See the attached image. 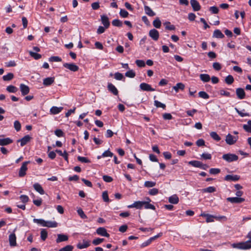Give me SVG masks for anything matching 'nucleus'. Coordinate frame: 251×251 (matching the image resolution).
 Segmentation results:
<instances>
[{
  "label": "nucleus",
  "mask_w": 251,
  "mask_h": 251,
  "mask_svg": "<svg viewBox=\"0 0 251 251\" xmlns=\"http://www.w3.org/2000/svg\"><path fill=\"white\" fill-rule=\"evenodd\" d=\"M33 222L48 227H56L57 226V223L55 221H46L42 219H34Z\"/></svg>",
  "instance_id": "f257e3e1"
},
{
  "label": "nucleus",
  "mask_w": 251,
  "mask_h": 251,
  "mask_svg": "<svg viewBox=\"0 0 251 251\" xmlns=\"http://www.w3.org/2000/svg\"><path fill=\"white\" fill-rule=\"evenodd\" d=\"M222 158L227 162H231L237 161L238 159V156L235 154L228 153L224 154Z\"/></svg>",
  "instance_id": "f03ea898"
},
{
  "label": "nucleus",
  "mask_w": 251,
  "mask_h": 251,
  "mask_svg": "<svg viewBox=\"0 0 251 251\" xmlns=\"http://www.w3.org/2000/svg\"><path fill=\"white\" fill-rule=\"evenodd\" d=\"M29 163V161H25L23 163L19 172V176L20 177H23L26 175V172L27 170V165Z\"/></svg>",
  "instance_id": "7ed1b4c3"
},
{
  "label": "nucleus",
  "mask_w": 251,
  "mask_h": 251,
  "mask_svg": "<svg viewBox=\"0 0 251 251\" xmlns=\"http://www.w3.org/2000/svg\"><path fill=\"white\" fill-rule=\"evenodd\" d=\"M236 247L240 249L247 250L251 248V240L241 242L237 244Z\"/></svg>",
  "instance_id": "20e7f679"
},
{
  "label": "nucleus",
  "mask_w": 251,
  "mask_h": 251,
  "mask_svg": "<svg viewBox=\"0 0 251 251\" xmlns=\"http://www.w3.org/2000/svg\"><path fill=\"white\" fill-rule=\"evenodd\" d=\"M238 140V137H235L231 135L230 134H228L226 137L225 141L228 145H231L235 144Z\"/></svg>",
  "instance_id": "39448f33"
},
{
  "label": "nucleus",
  "mask_w": 251,
  "mask_h": 251,
  "mask_svg": "<svg viewBox=\"0 0 251 251\" xmlns=\"http://www.w3.org/2000/svg\"><path fill=\"white\" fill-rule=\"evenodd\" d=\"M149 35L154 41H157L159 38V34L156 29L153 28L150 30Z\"/></svg>",
  "instance_id": "423d86ee"
},
{
  "label": "nucleus",
  "mask_w": 251,
  "mask_h": 251,
  "mask_svg": "<svg viewBox=\"0 0 251 251\" xmlns=\"http://www.w3.org/2000/svg\"><path fill=\"white\" fill-rule=\"evenodd\" d=\"M144 204L143 201H136L132 204L128 205L127 207L129 208H136V209H141L144 206Z\"/></svg>",
  "instance_id": "0eeeda50"
},
{
  "label": "nucleus",
  "mask_w": 251,
  "mask_h": 251,
  "mask_svg": "<svg viewBox=\"0 0 251 251\" xmlns=\"http://www.w3.org/2000/svg\"><path fill=\"white\" fill-rule=\"evenodd\" d=\"M63 66L71 71L76 72L78 70V67L74 63H64Z\"/></svg>",
  "instance_id": "6e6552de"
},
{
  "label": "nucleus",
  "mask_w": 251,
  "mask_h": 251,
  "mask_svg": "<svg viewBox=\"0 0 251 251\" xmlns=\"http://www.w3.org/2000/svg\"><path fill=\"white\" fill-rule=\"evenodd\" d=\"M226 200L232 203H240L245 201L244 198L238 197H229L226 199Z\"/></svg>",
  "instance_id": "1a4fd4ad"
},
{
  "label": "nucleus",
  "mask_w": 251,
  "mask_h": 251,
  "mask_svg": "<svg viewBox=\"0 0 251 251\" xmlns=\"http://www.w3.org/2000/svg\"><path fill=\"white\" fill-rule=\"evenodd\" d=\"M96 232L98 235L109 237L110 236V235L109 233H107L106 229L103 227H100L97 228L96 230Z\"/></svg>",
  "instance_id": "9d476101"
},
{
  "label": "nucleus",
  "mask_w": 251,
  "mask_h": 251,
  "mask_svg": "<svg viewBox=\"0 0 251 251\" xmlns=\"http://www.w3.org/2000/svg\"><path fill=\"white\" fill-rule=\"evenodd\" d=\"M236 94L237 98L240 100L244 99L246 96L244 90L241 88H238L236 89Z\"/></svg>",
  "instance_id": "9b49d317"
},
{
  "label": "nucleus",
  "mask_w": 251,
  "mask_h": 251,
  "mask_svg": "<svg viewBox=\"0 0 251 251\" xmlns=\"http://www.w3.org/2000/svg\"><path fill=\"white\" fill-rule=\"evenodd\" d=\"M9 242L11 247L16 246V236L14 233H12L9 235Z\"/></svg>",
  "instance_id": "f8f14e48"
},
{
  "label": "nucleus",
  "mask_w": 251,
  "mask_h": 251,
  "mask_svg": "<svg viewBox=\"0 0 251 251\" xmlns=\"http://www.w3.org/2000/svg\"><path fill=\"white\" fill-rule=\"evenodd\" d=\"M140 88L141 90L146 91H154V89L151 88V86L146 83H142L140 85Z\"/></svg>",
  "instance_id": "ddd939ff"
},
{
  "label": "nucleus",
  "mask_w": 251,
  "mask_h": 251,
  "mask_svg": "<svg viewBox=\"0 0 251 251\" xmlns=\"http://www.w3.org/2000/svg\"><path fill=\"white\" fill-rule=\"evenodd\" d=\"M20 89L21 91L22 94L23 96H25V95L28 94L29 92V87L24 84H20Z\"/></svg>",
  "instance_id": "4468645a"
},
{
  "label": "nucleus",
  "mask_w": 251,
  "mask_h": 251,
  "mask_svg": "<svg viewBox=\"0 0 251 251\" xmlns=\"http://www.w3.org/2000/svg\"><path fill=\"white\" fill-rule=\"evenodd\" d=\"M31 139V137L29 135H25L22 139L18 140V142H20L21 146L22 147L26 145L28 142H29Z\"/></svg>",
  "instance_id": "2eb2a0df"
},
{
  "label": "nucleus",
  "mask_w": 251,
  "mask_h": 251,
  "mask_svg": "<svg viewBox=\"0 0 251 251\" xmlns=\"http://www.w3.org/2000/svg\"><path fill=\"white\" fill-rule=\"evenodd\" d=\"M108 90L113 95L117 96L118 95V91L116 87L111 83H108L107 85Z\"/></svg>",
  "instance_id": "dca6fc26"
},
{
  "label": "nucleus",
  "mask_w": 251,
  "mask_h": 251,
  "mask_svg": "<svg viewBox=\"0 0 251 251\" xmlns=\"http://www.w3.org/2000/svg\"><path fill=\"white\" fill-rule=\"evenodd\" d=\"M190 3L194 11H198L201 9V6L196 0H191Z\"/></svg>",
  "instance_id": "f3484780"
},
{
  "label": "nucleus",
  "mask_w": 251,
  "mask_h": 251,
  "mask_svg": "<svg viewBox=\"0 0 251 251\" xmlns=\"http://www.w3.org/2000/svg\"><path fill=\"white\" fill-rule=\"evenodd\" d=\"M13 140L10 138H0V146H4L11 144Z\"/></svg>",
  "instance_id": "a211bd4d"
},
{
  "label": "nucleus",
  "mask_w": 251,
  "mask_h": 251,
  "mask_svg": "<svg viewBox=\"0 0 251 251\" xmlns=\"http://www.w3.org/2000/svg\"><path fill=\"white\" fill-rule=\"evenodd\" d=\"M240 178V176L238 175H227L225 177V180L226 181H238Z\"/></svg>",
  "instance_id": "6ab92c4d"
},
{
  "label": "nucleus",
  "mask_w": 251,
  "mask_h": 251,
  "mask_svg": "<svg viewBox=\"0 0 251 251\" xmlns=\"http://www.w3.org/2000/svg\"><path fill=\"white\" fill-rule=\"evenodd\" d=\"M101 23L105 28H107L110 25V22L108 18L106 15L101 16Z\"/></svg>",
  "instance_id": "aec40b11"
},
{
  "label": "nucleus",
  "mask_w": 251,
  "mask_h": 251,
  "mask_svg": "<svg viewBox=\"0 0 251 251\" xmlns=\"http://www.w3.org/2000/svg\"><path fill=\"white\" fill-rule=\"evenodd\" d=\"M54 77H49L45 78L43 79V84L46 86H48L51 85L54 81Z\"/></svg>",
  "instance_id": "412c9836"
},
{
  "label": "nucleus",
  "mask_w": 251,
  "mask_h": 251,
  "mask_svg": "<svg viewBox=\"0 0 251 251\" xmlns=\"http://www.w3.org/2000/svg\"><path fill=\"white\" fill-rule=\"evenodd\" d=\"M68 240V236L65 234H59L57 235V238L56 240V243H60L66 241Z\"/></svg>",
  "instance_id": "4be33fe9"
},
{
  "label": "nucleus",
  "mask_w": 251,
  "mask_h": 251,
  "mask_svg": "<svg viewBox=\"0 0 251 251\" xmlns=\"http://www.w3.org/2000/svg\"><path fill=\"white\" fill-rule=\"evenodd\" d=\"M169 202L171 203L176 204L179 202V198L176 195H173L169 198Z\"/></svg>",
  "instance_id": "5701e85b"
},
{
  "label": "nucleus",
  "mask_w": 251,
  "mask_h": 251,
  "mask_svg": "<svg viewBox=\"0 0 251 251\" xmlns=\"http://www.w3.org/2000/svg\"><path fill=\"white\" fill-rule=\"evenodd\" d=\"M146 199L148 201H144V206L145 208L155 210V206L149 203V202L151 201V199L149 198H147Z\"/></svg>",
  "instance_id": "b1692460"
},
{
  "label": "nucleus",
  "mask_w": 251,
  "mask_h": 251,
  "mask_svg": "<svg viewBox=\"0 0 251 251\" xmlns=\"http://www.w3.org/2000/svg\"><path fill=\"white\" fill-rule=\"evenodd\" d=\"M201 216L206 217V222L207 223H210L214 221L213 218H216V217L213 216V215L208 214H205L204 213H202L200 215Z\"/></svg>",
  "instance_id": "393cba45"
},
{
  "label": "nucleus",
  "mask_w": 251,
  "mask_h": 251,
  "mask_svg": "<svg viewBox=\"0 0 251 251\" xmlns=\"http://www.w3.org/2000/svg\"><path fill=\"white\" fill-rule=\"evenodd\" d=\"M200 79L203 82H209L211 79L210 75L206 74H201L200 75Z\"/></svg>",
  "instance_id": "a878e982"
},
{
  "label": "nucleus",
  "mask_w": 251,
  "mask_h": 251,
  "mask_svg": "<svg viewBox=\"0 0 251 251\" xmlns=\"http://www.w3.org/2000/svg\"><path fill=\"white\" fill-rule=\"evenodd\" d=\"M33 187L34 189L40 194L43 195L44 194V190H43L42 187L40 184L38 183H35L33 185Z\"/></svg>",
  "instance_id": "bb28decb"
},
{
  "label": "nucleus",
  "mask_w": 251,
  "mask_h": 251,
  "mask_svg": "<svg viewBox=\"0 0 251 251\" xmlns=\"http://www.w3.org/2000/svg\"><path fill=\"white\" fill-rule=\"evenodd\" d=\"M144 10L147 15L149 16L152 17L155 15V12H154L147 5L144 6Z\"/></svg>",
  "instance_id": "cd10ccee"
},
{
  "label": "nucleus",
  "mask_w": 251,
  "mask_h": 251,
  "mask_svg": "<svg viewBox=\"0 0 251 251\" xmlns=\"http://www.w3.org/2000/svg\"><path fill=\"white\" fill-rule=\"evenodd\" d=\"M62 109V107L53 106L50 108V112L53 114H57L60 113Z\"/></svg>",
  "instance_id": "c85d7f7f"
},
{
  "label": "nucleus",
  "mask_w": 251,
  "mask_h": 251,
  "mask_svg": "<svg viewBox=\"0 0 251 251\" xmlns=\"http://www.w3.org/2000/svg\"><path fill=\"white\" fill-rule=\"evenodd\" d=\"M185 88V85L182 83H177L175 86H173V89L176 92H177L179 90H183Z\"/></svg>",
  "instance_id": "c756f323"
},
{
  "label": "nucleus",
  "mask_w": 251,
  "mask_h": 251,
  "mask_svg": "<svg viewBox=\"0 0 251 251\" xmlns=\"http://www.w3.org/2000/svg\"><path fill=\"white\" fill-rule=\"evenodd\" d=\"M213 37L217 38H223L225 36L219 29H216L214 31Z\"/></svg>",
  "instance_id": "7c9ffc66"
},
{
  "label": "nucleus",
  "mask_w": 251,
  "mask_h": 251,
  "mask_svg": "<svg viewBox=\"0 0 251 251\" xmlns=\"http://www.w3.org/2000/svg\"><path fill=\"white\" fill-rule=\"evenodd\" d=\"M202 193H213L216 191V188L213 186H210L201 190Z\"/></svg>",
  "instance_id": "2f4dec72"
},
{
  "label": "nucleus",
  "mask_w": 251,
  "mask_h": 251,
  "mask_svg": "<svg viewBox=\"0 0 251 251\" xmlns=\"http://www.w3.org/2000/svg\"><path fill=\"white\" fill-rule=\"evenodd\" d=\"M243 128L246 132L251 133V120L248 121L247 124L244 125Z\"/></svg>",
  "instance_id": "473e14b6"
},
{
  "label": "nucleus",
  "mask_w": 251,
  "mask_h": 251,
  "mask_svg": "<svg viewBox=\"0 0 251 251\" xmlns=\"http://www.w3.org/2000/svg\"><path fill=\"white\" fill-rule=\"evenodd\" d=\"M201 163L202 162L197 160L191 161L188 162V164L191 165L192 166L200 168L201 167Z\"/></svg>",
  "instance_id": "72a5a7b5"
},
{
  "label": "nucleus",
  "mask_w": 251,
  "mask_h": 251,
  "mask_svg": "<svg viewBox=\"0 0 251 251\" xmlns=\"http://www.w3.org/2000/svg\"><path fill=\"white\" fill-rule=\"evenodd\" d=\"M152 24L155 28H159L161 25V22L159 18L157 17L153 21Z\"/></svg>",
  "instance_id": "f704fd0d"
},
{
  "label": "nucleus",
  "mask_w": 251,
  "mask_h": 251,
  "mask_svg": "<svg viewBox=\"0 0 251 251\" xmlns=\"http://www.w3.org/2000/svg\"><path fill=\"white\" fill-rule=\"evenodd\" d=\"M210 135L213 139L216 141H219L221 140V137L216 132H211L210 133Z\"/></svg>",
  "instance_id": "c9c22d12"
},
{
  "label": "nucleus",
  "mask_w": 251,
  "mask_h": 251,
  "mask_svg": "<svg viewBox=\"0 0 251 251\" xmlns=\"http://www.w3.org/2000/svg\"><path fill=\"white\" fill-rule=\"evenodd\" d=\"M234 78L231 75H227L225 78V82L228 84L230 85L234 82Z\"/></svg>",
  "instance_id": "e433bc0d"
},
{
  "label": "nucleus",
  "mask_w": 251,
  "mask_h": 251,
  "mask_svg": "<svg viewBox=\"0 0 251 251\" xmlns=\"http://www.w3.org/2000/svg\"><path fill=\"white\" fill-rule=\"evenodd\" d=\"M164 25H165V28L167 30H174L176 29L175 25H171L169 22H165Z\"/></svg>",
  "instance_id": "4c0bfd02"
},
{
  "label": "nucleus",
  "mask_w": 251,
  "mask_h": 251,
  "mask_svg": "<svg viewBox=\"0 0 251 251\" xmlns=\"http://www.w3.org/2000/svg\"><path fill=\"white\" fill-rule=\"evenodd\" d=\"M89 246H90V243H89V241H83V244H78L77 245V248H78L79 249H82L86 248L88 247Z\"/></svg>",
  "instance_id": "58836bf2"
},
{
  "label": "nucleus",
  "mask_w": 251,
  "mask_h": 251,
  "mask_svg": "<svg viewBox=\"0 0 251 251\" xmlns=\"http://www.w3.org/2000/svg\"><path fill=\"white\" fill-rule=\"evenodd\" d=\"M14 75L11 73H9L7 74L6 75H4L2 76V78L4 81H9L12 79Z\"/></svg>",
  "instance_id": "ea45409f"
},
{
  "label": "nucleus",
  "mask_w": 251,
  "mask_h": 251,
  "mask_svg": "<svg viewBox=\"0 0 251 251\" xmlns=\"http://www.w3.org/2000/svg\"><path fill=\"white\" fill-rule=\"evenodd\" d=\"M29 54L31 57H32L36 60H38V59L41 58L42 57V55L40 54L37 53L36 52H34L32 51H29Z\"/></svg>",
  "instance_id": "a19ab883"
},
{
  "label": "nucleus",
  "mask_w": 251,
  "mask_h": 251,
  "mask_svg": "<svg viewBox=\"0 0 251 251\" xmlns=\"http://www.w3.org/2000/svg\"><path fill=\"white\" fill-rule=\"evenodd\" d=\"M112 24L113 26L117 27H121L123 25L122 22L118 19H115L113 20Z\"/></svg>",
  "instance_id": "79ce46f5"
},
{
  "label": "nucleus",
  "mask_w": 251,
  "mask_h": 251,
  "mask_svg": "<svg viewBox=\"0 0 251 251\" xmlns=\"http://www.w3.org/2000/svg\"><path fill=\"white\" fill-rule=\"evenodd\" d=\"M135 75V73L132 70L127 71L125 74L126 76L129 78H133Z\"/></svg>",
  "instance_id": "37998d69"
},
{
  "label": "nucleus",
  "mask_w": 251,
  "mask_h": 251,
  "mask_svg": "<svg viewBox=\"0 0 251 251\" xmlns=\"http://www.w3.org/2000/svg\"><path fill=\"white\" fill-rule=\"evenodd\" d=\"M6 90L9 93H16L18 89L16 87L13 85H9L7 87Z\"/></svg>",
  "instance_id": "c03bdc74"
},
{
  "label": "nucleus",
  "mask_w": 251,
  "mask_h": 251,
  "mask_svg": "<svg viewBox=\"0 0 251 251\" xmlns=\"http://www.w3.org/2000/svg\"><path fill=\"white\" fill-rule=\"evenodd\" d=\"M41 238L43 241H45L48 236V232L45 229H42L41 231Z\"/></svg>",
  "instance_id": "a18cd8bd"
},
{
  "label": "nucleus",
  "mask_w": 251,
  "mask_h": 251,
  "mask_svg": "<svg viewBox=\"0 0 251 251\" xmlns=\"http://www.w3.org/2000/svg\"><path fill=\"white\" fill-rule=\"evenodd\" d=\"M154 104L156 107H161L164 109L166 108V105L165 104L162 103L157 100H154Z\"/></svg>",
  "instance_id": "49530a36"
},
{
  "label": "nucleus",
  "mask_w": 251,
  "mask_h": 251,
  "mask_svg": "<svg viewBox=\"0 0 251 251\" xmlns=\"http://www.w3.org/2000/svg\"><path fill=\"white\" fill-rule=\"evenodd\" d=\"M156 185V182L151 181H146L144 183V186L148 188L152 187Z\"/></svg>",
  "instance_id": "de8ad7c7"
},
{
  "label": "nucleus",
  "mask_w": 251,
  "mask_h": 251,
  "mask_svg": "<svg viewBox=\"0 0 251 251\" xmlns=\"http://www.w3.org/2000/svg\"><path fill=\"white\" fill-rule=\"evenodd\" d=\"M74 247L72 245H67L66 246L60 249L59 251H72Z\"/></svg>",
  "instance_id": "09e8293b"
},
{
  "label": "nucleus",
  "mask_w": 251,
  "mask_h": 251,
  "mask_svg": "<svg viewBox=\"0 0 251 251\" xmlns=\"http://www.w3.org/2000/svg\"><path fill=\"white\" fill-rule=\"evenodd\" d=\"M199 96L204 99H208L209 98V95L204 91H200L199 93Z\"/></svg>",
  "instance_id": "8fccbe9b"
},
{
  "label": "nucleus",
  "mask_w": 251,
  "mask_h": 251,
  "mask_svg": "<svg viewBox=\"0 0 251 251\" xmlns=\"http://www.w3.org/2000/svg\"><path fill=\"white\" fill-rule=\"evenodd\" d=\"M114 78L116 80H121L124 78V77L122 74L119 73V72H117V73H115L114 74Z\"/></svg>",
  "instance_id": "3c124183"
},
{
  "label": "nucleus",
  "mask_w": 251,
  "mask_h": 251,
  "mask_svg": "<svg viewBox=\"0 0 251 251\" xmlns=\"http://www.w3.org/2000/svg\"><path fill=\"white\" fill-rule=\"evenodd\" d=\"M103 241L104 239L98 238L96 239L93 240L92 241V243L95 246H97L101 244Z\"/></svg>",
  "instance_id": "603ef678"
},
{
  "label": "nucleus",
  "mask_w": 251,
  "mask_h": 251,
  "mask_svg": "<svg viewBox=\"0 0 251 251\" xmlns=\"http://www.w3.org/2000/svg\"><path fill=\"white\" fill-rule=\"evenodd\" d=\"M49 60L50 62H61L62 61L60 57L55 56L50 57Z\"/></svg>",
  "instance_id": "864d4df0"
},
{
  "label": "nucleus",
  "mask_w": 251,
  "mask_h": 251,
  "mask_svg": "<svg viewBox=\"0 0 251 251\" xmlns=\"http://www.w3.org/2000/svg\"><path fill=\"white\" fill-rule=\"evenodd\" d=\"M77 160L82 163H90L91 161L87 158L82 156H78Z\"/></svg>",
  "instance_id": "5fc2aeb1"
},
{
  "label": "nucleus",
  "mask_w": 251,
  "mask_h": 251,
  "mask_svg": "<svg viewBox=\"0 0 251 251\" xmlns=\"http://www.w3.org/2000/svg\"><path fill=\"white\" fill-rule=\"evenodd\" d=\"M77 212L78 214L79 215V216L82 219H86V218H87V216L85 214V213H84L83 211L82 210V209L81 208H79L77 210Z\"/></svg>",
  "instance_id": "6e6d98bb"
},
{
  "label": "nucleus",
  "mask_w": 251,
  "mask_h": 251,
  "mask_svg": "<svg viewBox=\"0 0 251 251\" xmlns=\"http://www.w3.org/2000/svg\"><path fill=\"white\" fill-rule=\"evenodd\" d=\"M14 126L15 130L17 131H19L21 130V125L20 123L18 121H16L14 122Z\"/></svg>",
  "instance_id": "4d7b16f0"
},
{
  "label": "nucleus",
  "mask_w": 251,
  "mask_h": 251,
  "mask_svg": "<svg viewBox=\"0 0 251 251\" xmlns=\"http://www.w3.org/2000/svg\"><path fill=\"white\" fill-rule=\"evenodd\" d=\"M120 15L123 18H126L128 15V13L125 9H121L120 11Z\"/></svg>",
  "instance_id": "13d9d810"
},
{
  "label": "nucleus",
  "mask_w": 251,
  "mask_h": 251,
  "mask_svg": "<svg viewBox=\"0 0 251 251\" xmlns=\"http://www.w3.org/2000/svg\"><path fill=\"white\" fill-rule=\"evenodd\" d=\"M135 63L139 67H144L145 66V61L143 60H136Z\"/></svg>",
  "instance_id": "bf43d9fd"
},
{
  "label": "nucleus",
  "mask_w": 251,
  "mask_h": 251,
  "mask_svg": "<svg viewBox=\"0 0 251 251\" xmlns=\"http://www.w3.org/2000/svg\"><path fill=\"white\" fill-rule=\"evenodd\" d=\"M209 10L212 14H217L219 12V8L215 6L210 7Z\"/></svg>",
  "instance_id": "052dcab7"
},
{
  "label": "nucleus",
  "mask_w": 251,
  "mask_h": 251,
  "mask_svg": "<svg viewBox=\"0 0 251 251\" xmlns=\"http://www.w3.org/2000/svg\"><path fill=\"white\" fill-rule=\"evenodd\" d=\"M220 172V169L218 168H211L209 170V173L212 175L218 174Z\"/></svg>",
  "instance_id": "680f3d73"
},
{
  "label": "nucleus",
  "mask_w": 251,
  "mask_h": 251,
  "mask_svg": "<svg viewBox=\"0 0 251 251\" xmlns=\"http://www.w3.org/2000/svg\"><path fill=\"white\" fill-rule=\"evenodd\" d=\"M113 156V153L111 152L109 150H107L105 151L102 154V157H112Z\"/></svg>",
  "instance_id": "e2e57ef3"
},
{
  "label": "nucleus",
  "mask_w": 251,
  "mask_h": 251,
  "mask_svg": "<svg viewBox=\"0 0 251 251\" xmlns=\"http://www.w3.org/2000/svg\"><path fill=\"white\" fill-rule=\"evenodd\" d=\"M103 200L105 202H109V199L107 191H104L102 195Z\"/></svg>",
  "instance_id": "0e129e2a"
},
{
  "label": "nucleus",
  "mask_w": 251,
  "mask_h": 251,
  "mask_svg": "<svg viewBox=\"0 0 251 251\" xmlns=\"http://www.w3.org/2000/svg\"><path fill=\"white\" fill-rule=\"evenodd\" d=\"M213 67L216 71H220L222 68L221 65L218 62L213 63Z\"/></svg>",
  "instance_id": "69168bd1"
},
{
  "label": "nucleus",
  "mask_w": 251,
  "mask_h": 251,
  "mask_svg": "<svg viewBox=\"0 0 251 251\" xmlns=\"http://www.w3.org/2000/svg\"><path fill=\"white\" fill-rule=\"evenodd\" d=\"M20 199L21 200V201L24 203H26V202H28V201L29 200V198H28V196L26 195H21L20 197Z\"/></svg>",
  "instance_id": "338daca9"
},
{
  "label": "nucleus",
  "mask_w": 251,
  "mask_h": 251,
  "mask_svg": "<svg viewBox=\"0 0 251 251\" xmlns=\"http://www.w3.org/2000/svg\"><path fill=\"white\" fill-rule=\"evenodd\" d=\"M102 178L103 180L106 182H110L113 181L112 177L107 175L103 176Z\"/></svg>",
  "instance_id": "774afa93"
}]
</instances>
